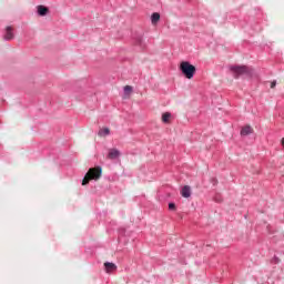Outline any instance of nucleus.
I'll list each match as a JSON object with an SVG mask.
<instances>
[{
  "label": "nucleus",
  "mask_w": 284,
  "mask_h": 284,
  "mask_svg": "<svg viewBox=\"0 0 284 284\" xmlns=\"http://www.w3.org/2000/svg\"><path fill=\"white\" fill-rule=\"evenodd\" d=\"M161 21V14L159 12H154L151 16V22L153 26H156Z\"/></svg>",
  "instance_id": "nucleus-9"
},
{
  "label": "nucleus",
  "mask_w": 284,
  "mask_h": 284,
  "mask_svg": "<svg viewBox=\"0 0 284 284\" xmlns=\"http://www.w3.org/2000/svg\"><path fill=\"white\" fill-rule=\"evenodd\" d=\"M230 70L233 72L235 79H239L242 74H250V68L245 65H231Z\"/></svg>",
  "instance_id": "nucleus-3"
},
{
  "label": "nucleus",
  "mask_w": 284,
  "mask_h": 284,
  "mask_svg": "<svg viewBox=\"0 0 284 284\" xmlns=\"http://www.w3.org/2000/svg\"><path fill=\"white\" fill-rule=\"evenodd\" d=\"M48 12H50V9H48V7H45V6H38V14H39V17H45V14H48Z\"/></svg>",
  "instance_id": "nucleus-7"
},
{
  "label": "nucleus",
  "mask_w": 284,
  "mask_h": 284,
  "mask_svg": "<svg viewBox=\"0 0 284 284\" xmlns=\"http://www.w3.org/2000/svg\"><path fill=\"white\" fill-rule=\"evenodd\" d=\"M112 272H116V264L109 262L108 263V274H112Z\"/></svg>",
  "instance_id": "nucleus-10"
},
{
  "label": "nucleus",
  "mask_w": 284,
  "mask_h": 284,
  "mask_svg": "<svg viewBox=\"0 0 284 284\" xmlns=\"http://www.w3.org/2000/svg\"><path fill=\"white\" fill-rule=\"evenodd\" d=\"M282 145L284 146V138L282 139Z\"/></svg>",
  "instance_id": "nucleus-20"
},
{
  "label": "nucleus",
  "mask_w": 284,
  "mask_h": 284,
  "mask_svg": "<svg viewBox=\"0 0 284 284\" xmlns=\"http://www.w3.org/2000/svg\"><path fill=\"white\" fill-rule=\"evenodd\" d=\"M130 92H132V87L125 85L124 87V94H130Z\"/></svg>",
  "instance_id": "nucleus-13"
},
{
  "label": "nucleus",
  "mask_w": 284,
  "mask_h": 284,
  "mask_svg": "<svg viewBox=\"0 0 284 284\" xmlns=\"http://www.w3.org/2000/svg\"><path fill=\"white\" fill-rule=\"evenodd\" d=\"M253 132H254V130H252V126L246 125V126L242 128L241 136H248V134H252Z\"/></svg>",
  "instance_id": "nucleus-8"
},
{
  "label": "nucleus",
  "mask_w": 284,
  "mask_h": 284,
  "mask_svg": "<svg viewBox=\"0 0 284 284\" xmlns=\"http://www.w3.org/2000/svg\"><path fill=\"white\" fill-rule=\"evenodd\" d=\"M274 262H275V263H278V257H274Z\"/></svg>",
  "instance_id": "nucleus-19"
},
{
  "label": "nucleus",
  "mask_w": 284,
  "mask_h": 284,
  "mask_svg": "<svg viewBox=\"0 0 284 284\" xmlns=\"http://www.w3.org/2000/svg\"><path fill=\"white\" fill-rule=\"evenodd\" d=\"M98 136H108V126H104L98 132Z\"/></svg>",
  "instance_id": "nucleus-12"
},
{
  "label": "nucleus",
  "mask_w": 284,
  "mask_h": 284,
  "mask_svg": "<svg viewBox=\"0 0 284 284\" xmlns=\"http://www.w3.org/2000/svg\"><path fill=\"white\" fill-rule=\"evenodd\" d=\"M181 195L184 199H190V196H192V189L189 185L184 186L181 191Z\"/></svg>",
  "instance_id": "nucleus-6"
},
{
  "label": "nucleus",
  "mask_w": 284,
  "mask_h": 284,
  "mask_svg": "<svg viewBox=\"0 0 284 284\" xmlns=\"http://www.w3.org/2000/svg\"><path fill=\"white\" fill-rule=\"evenodd\" d=\"M136 45H141L143 43V38L139 37L135 41Z\"/></svg>",
  "instance_id": "nucleus-14"
},
{
  "label": "nucleus",
  "mask_w": 284,
  "mask_h": 284,
  "mask_svg": "<svg viewBox=\"0 0 284 284\" xmlns=\"http://www.w3.org/2000/svg\"><path fill=\"white\" fill-rule=\"evenodd\" d=\"M108 159L113 163H121V151L118 149H110L108 152Z\"/></svg>",
  "instance_id": "nucleus-4"
},
{
  "label": "nucleus",
  "mask_w": 284,
  "mask_h": 284,
  "mask_svg": "<svg viewBox=\"0 0 284 284\" xmlns=\"http://www.w3.org/2000/svg\"><path fill=\"white\" fill-rule=\"evenodd\" d=\"M103 174V169L101 166H94L89 169L87 174L82 180V185H88L91 181H99Z\"/></svg>",
  "instance_id": "nucleus-1"
},
{
  "label": "nucleus",
  "mask_w": 284,
  "mask_h": 284,
  "mask_svg": "<svg viewBox=\"0 0 284 284\" xmlns=\"http://www.w3.org/2000/svg\"><path fill=\"white\" fill-rule=\"evenodd\" d=\"M104 270L108 272V262H104Z\"/></svg>",
  "instance_id": "nucleus-17"
},
{
  "label": "nucleus",
  "mask_w": 284,
  "mask_h": 284,
  "mask_svg": "<svg viewBox=\"0 0 284 284\" xmlns=\"http://www.w3.org/2000/svg\"><path fill=\"white\" fill-rule=\"evenodd\" d=\"M271 88H272V89L276 88V80H274L273 82H271Z\"/></svg>",
  "instance_id": "nucleus-16"
},
{
  "label": "nucleus",
  "mask_w": 284,
  "mask_h": 284,
  "mask_svg": "<svg viewBox=\"0 0 284 284\" xmlns=\"http://www.w3.org/2000/svg\"><path fill=\"white\" fill-rule=\"evenodd\" d=\"M169 210H176V204L169 203Z\"/></svg>",
  "instance_id": "nucleus-15"
},
{
  "label": "nucleus",
  "mask_w": 284,
  "mask_h": 284,
  "mask_svg": "<svg viewBox=\"0 0 284 284\" xmlns=\"http://www.w3.org/2000/svg\"><path fill=\"white\" fill-rule=\"evenodd\" d=\"M170 119H172V113L170 112L163 113L162 115L163 123H170Z\"/></svg>",
  "instance_id": "nucleus-11"
},
{
  "label": "nucleus",
  "mask_w": 284,
  "mask_h": 284,
  "mask_svg": "<svg viewBox=\"0 0 284 284\" xmlns=\"http://www.w3.org/2000/svg\"><path fill=\"white\" fill-rule=\"evenodd\" d=\"M3 39H4V41H12V39H14V33L12 32L11 26L6 28V34H4Z\"/></svg>",
  "instance_id": "nucleus-5"
},
{
  "label": "nucleus",
  "mask_w": 284,
  "mask_h": 284,
  "mask_svg": "<svg viewBox=\"0 0 284 284\" xmlns=\"http://www.w3.org/2000/svg\"><path fill=\"white\" fill-rule=\"evenodd\" d=\"M180 70L186 79H194V74H196V67L191 64L189 61H182L180 63Z\"/></svg>",
  "instance_id": "nucleus-2"
},
{
  "label": "nucleus",
  "mask_w": 284,
  "mask_h": 284,
  "mask_svg": "<svg viewBox=\"0 0 284 284\" xmlns=\"http://www.w3.org/2000/svg\"><path fill=\"white\" fill-rule=\"evenodd\" d=\"M215 201H216V203H221V199H219V197H215Z\"/></svg>",
  "instance_id": "nucleus-18"
}]
</instances>
